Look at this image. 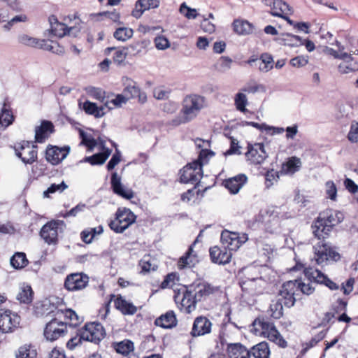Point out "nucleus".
<instances>
[{
	"mask_svg": "<svg viewBox=\"0 0 358 358\" xmlns=\"http://www.w3.org/2000/svg\"><path fill=\"white\" fill-rule=\"evenodd\" d=\"M139 265L141 267L142 271L145 272L155 271L157 268V265L152 263L151 257L149 255L144 256L140 261Z\"/></svg>",
	"mask_w": 358,
	"mask_h": 358,
	"instance_id": "53",
	"label": "nucleus"
},
{
	"mask_svg": "<svg viewBox=\"0 0 358 358\" xmlns=\"http://www.w3.org/2000/svg\"><path fill=\"white\" fill-rule=\"evenodd\" d=\"M313 259L318 265L327 264L330 262H337L341 258L340 254L336 249L324 242V239H320L317 243L313 245Z\"/></svg>",
	"mask_w": 358,
	"mask_h": 358,
	"instance_id": "6",
	"label": "nucleus"
},
{
	"mask_svg": "<svg viewBox=\"0 0 358 358\" xmlns=\"http://www.w3.org/2000/svg\"><path fill=\"white\" fill-rule=\"evenodd\" d=\"M89 282V278L83 273H74L66 276L64 287L69 291H78L85 288Z\"/></svg>",
	"mask_w": 358,
	"mask_h": 358,
	"instance_id": "17",
	"label": "nucleus"
},
{
	"mask_svg": "<svg viewBox=\"0 0 358 358\" xmlns=\"http://www.w3.org/2000/svg\"><path fill=\"white\" fill-rule=\"evenodd\" d=\"M80 331L83 340L95 343H99L105 336L103 326L96 322L86 324Z\"/></svg>",
	"mask_w": 358,
	"mask_h": 358,
	"instance_id": "12",
	"label": "nucleus"
},
{
	"mask_svg": "<svg viewBox=\"0 0 358 358\" xmlns=\"http://www.w3.org/2000/svg\"><path fill=\"white\" fill-rule=\"evenodd\" d=\"M201 236V231H200L194 243L189 247L188 251L186 252L185 256L180 258L178 267L179 269H182L185 267H194L197 263H199V258L193 250L194 245L199 241L200 236Z\"/></svg>",
	"mask_w": 358,
	"mask_h": 358,
	"instance_id": "22",
	"label": "nucleus"
},
{
	"mask_svg": "<svg viewBox=\"0 0 358 358\" xmlns=\"http://www.w3.org/2000/svg\"><path fill=\"white\" fill-rule=\"evenodd\" d=\"M180 180L182 183L195 182L192 189H188L187 192L181 196L182 201H193L194 203H200V182L201 180V150L198 153L197 159L192 163L188 164L180 171Z\"/></svg>",
	"mask_w": 358,
	"mask_h": 358,
	"instance_id": "1",
	"label": "nucleus"
},
{
	"mask_svg": "<svg viewBox=\"0 0 358 358\" xmlns=\"http://www.w3.org/2000/svg\"><path fill=\"white\" fill-rule=\"evenodd\" d=\"M80 135L82 137V143L87 146L90 150H92V149L96 146V140L90 136H87L83 131L80 132Z\"/></svg>",
	"mask_w": 358,
	"mask_h": 358,
	"instance_id": "62",
	"label": "nucleus"
},
{
	"mask_svg": "<svg viewBox=\"0 0 358 358\" xmlns=\"http://www.w3.org/2000/svg\"><path fill=\"white\" fill-rule=\"evenodd\" d=\"M180 13L188 19H194L197 16L196 10L189 8L185 3L181 4Z\"/></svg>",
	"mask_w": 358,
	"mask_h": 358,
	"instance_id": "57",
	"label": "nucleus"
},
{
	"mask_svg": "<svg viewBox=\"0 0 358 358\" xmlns=\"http://www.w3.org/2000/svg\"><path fill=\"white\" fill-rule=\"evenodd\" d=\"M176 280H178V275L176 273H171L168 274L164 281L162 282V287L166 288L172 287Z\"/></svg>",
	"mask_w": 358,
	"mask_h": 358,
	"instance_id": "61",
	"label": "nucleus"
},
{
	"mask_svg": "<svg viewBox=\"0 0 358 358\" xmlns=\"http://www.w3.org/2000/svg\"><path fill=\"white\" fill-rule=\"evenodd\" d=\"M20 323V316L9 310L0 313V331L2 333L12 332Z\"/></svg>",
	"mask_w": 358,
	"mask_h": 358,
	"instance_id": "15",
	"label": "nucleus"
},
{
	"mask_svg": "<svg viewBox=\"0 0 358 358\" xmlns=\"http://www.w3.org/2000/svg\"><path fill=\"white\" fill-rule=\"evenodd\" d=\"M36 48L48 50L57 55H62L64 52V48L62 46H60L57 42L52 41L38 39Z\"/></svg>",
	"mask_w": 358,
	"mask_h": 358,
	"instance_id": "34",
	"label": "nucleus"
},
{
	"mask_svg": "<svg viewBox=\"0 0 358 358\" xmlns=\"http://www.w3.org/2000/svg\"><path fill=\"white\" fill-rule=\"evenodd\" d=\"M136 215L130 209L118 208L115 213V218L110 224V228L116 233H122L136 221Z\"/></svg>",
	"mask_w": 358,
	"mask_h": 358,
	"instance_id": "7",
	"label": "nucleus"
},
{
	"mask_svg": "<svg viewBox=\"0 0 358 358\" xmlns=\"http://www.w3.org/2000/svg\"><path fill=\"white\" fill-rule=\"evenodd\" d=\"M15 155L24 164H32L37 159L36 146L28 141L17 143L14 147Z\"/></svg>",
	"mask_w": 358,
	"mask_h": 358,
	"instance_id": "11",
	"label": "nucleus"
},
{
	"mask_svg": "<svg viewBox=\"0 0 358 358\" xmlns=\"http://www.w3.org/2000/svg\"><path fill=\"white\" fill-rule=\"evenodd\" d=\"M176 318L173 311H169L166 314L161 315L155 320V324L165 328H171L176 325Z\"/></svg>",
	"mask_w": 358,
	"mask_h": 358,
	"instance_id": "31",
	"label": "nucleus"
},
{
	"mask_svg": "<svg viewBox=\"0 0 358 358\" xmlns=\"http://www.w3.org/2000/svg\"><path fill=\"white\" fill-rule=\"evenodd\" d=\"M64 225L62 220H52L45 224L41 229L40 234L41 238L48 244H55L57 241L58 230Z\"/></svg>",
	"mask_w": 358,
	"mask_h": 358,
	"instance_id": "16",
	"label": "nucleus"
},
{
	"mask_svg": "<svg viewBox=\"0 0 358 358\" xmlns=\"http://www.w3.org/2000/svg\"><path fill=\"white\" fill-rule=\"evenodd\" d=\"M66 333V323L60 321L57 317L47 323L43 334L46 340L54 341L60 337L64 336Z\"/></svg>",
	"mask_w": 358,
	"mask_h": 358,
	"instance_id": "9",
	"label": "nucleus"
},
{
	"mask_svg": "<svg viewBox=\"0 0 358 358\" xmlns=\"http://www.w3.org/2000/svg\"><path fill=\"white\" fill-rule=\"evenodd\" d=\"M264 4L271 8L270 13L273 16L282 17L285 15L292 14V8L282 0H264Z\"/></svg>",
	"mask_w": 358,
	"mask_h": 358,
	"instance_id": "21",
	"label": "nucleus"
},
{
	"mask_svg": "<svg viewBox=\"0 0 358 358\" xmlns=\"http://www.w3.org/2000/svg\"><path fill=\"white\" fill-rule=\"evenodd\" d=\"M112 347L118 354L124 356L128 355L134 350V343L127 339L120 342L113 343Z\"/></svg>",
	"mask_w": 358,
	"mask_h": 358,
	"instance_id": "36",
	"label": "nucleus"
},
{
	"mask_svg": "<svg viewBox=\"0 0 358 358\" xmlns=\"http://www.w3.org/2000/svg\"><path fill=\"white\" fill-rule=\"evenodd\" d=\"M294 281L296 282L297 291L301 290V292L305 294H311L315 290V288L310 283L306 284L298 280H295Z\"/></svg>",
	"mask_w": 358,
	"mask_h": 358,
	"instance_id": "59",
	"label": "nucleus"
},
{
	"mask_svg": "<svg viewBox=\"0 0 358 358\" xmlns=\"http://www.w3.org/2000/svg\"><path fill=\"white\" fill-rule=\"evenodd\" d=\"M248 103V98L245 92L241 90L234 96V105L236 108L243 113L247 111L246 106Z\"/></svg>",
	"mask_w": 358,
	"mask_h": 358,
	"instance_id": "47",
	"label": "nucleus"
},
{
	"mask_svg": "<svg viewBox=\"0 0 358 358\" xmlns=\"http://www.w3.org/2000/svg\"><path fill=\"white\" fill-rule=\"evenodd\" d=\"M283 303L278 299L273 300L270 304L268 313L274 319H279L283 315Z\"/></svg>",
	"mask_w": 358,
	"mask_h": 358,
	"instance_id": "44",
	"label": "nucleus"
},
{
	"mask_svg": "<svg viewBox=\"0 0 358 358\" xmlns=\"http://www.w3.org/2000/svg\"><path fill=\"white\" fill-rule=\"evenodd\" d=\"M301 166V159L297 157H291L282 164L281 172L284 174H294L298 171Z\"/></svg>",
	"mask_w": 358,
	"mask_h": 358,
	"instance_id": "30",
	"label": "nucleus"
},
{
	"mask_svg": "<svg viewBox=\"0 0 358 358\" xmlns=\"http://www.w3.org/2000/svg\"><path fill=\"white\" fill-rule=\"evenodd\" d=\"M200 101L201 98L197 95L192 94L185 96L179 115L172 119L169 124L176 127L193 120L200 110Z\"/></svg>",
	"mask_w": 358,
	"mask_h": 358,
	"instance_id": "3",
	"label": "nucleus"
},
{
	"mask_svg": "<svg viewBox=\"0 0 358 358\" xmlns=\"http://www.w3.org/2000/svg\"><path fill=\"white\" fill-rule=\"evenodd\" d=\"M253 331L256 335L267 338L270 341L277 344L280 347L285 348L287 342L280 333L276 329L273 322L264 319L257 318L252 322Z\"/></svg>",
	"mask_w": 358,
	"mask_h": 358,
	"instance_id": "4",
	"label": "nucleus"
},
{
	"mask_svg": "<svg viewBox=\"0 0 358 358\" xmlns=\"http://www.w3.org/2000/svg\"><path fill=\"white\" fill-rule=\"evenodd\" d=\"M19 43L30 46V47H37L38 39L36 38L31 37L27 34H22L18 37Z\"/></svg>",
	"mask_w": 358,
	"mask_h": 358,
	"instance_id": "55",
	"label": "nucleus"
},
{
	"mask_svg": "<svg viewBox=\"0 0 358 358\" xmlns=\"http://www.w3.org/2000/svg\"><path fill=\"white\" fill-rule=\"evenodd\" d=\"M34 292L31 286L23 285L17 296V299L21 303H29L33 300Z\"/></svg>",
	"mask_w": 358,
	"mask_h": 358,
	"instance_id": "41",
	"label": "nucleus"
},
{
	"mask_svg": "<svg viewBox=\"0 0 358 358\" xmlns=\"http://www.w3.org/2000/svg\"><path fill=\"white\" fill-rule=\"evenodd\" d=\"M155 45L158 50H166L170 46L169 40L164 36H158L155 38Z\"/></svg>",
	"mask_w": 358,
	"mask_h": 358,
	"instance_id": "58",
	"label": "nucleus"
},
{
	"mask_svg": "<svg viewBox=\"0 0 358 358\" xmlns=\"http://www.w3.org/2000/svg\"><path fill=\"white\" fill-rule=\"evenodd\" d=\"M297 292L296 282L293 280L283 283L277 299L282 301L285 306L290 308L295 303L294 295Z\"/></svg>",
	"mask_w": 358,
	"mask_h": 358,
	"instance_id": "13",
	"label": "nucleus"
},
{
	"mask_svg": "<svg viewBox=\"0 0 358 358\" xmlns=\"http://www.w3.org/2000/svg\"><path fill=\"white\" fill-rule=\"evenodd\" d=\"M107 51L110 52L115 50L113 55V60L117 64H122L126 59L127 55V51L125 48L116 49L115 48H108Z\"/></svg>",
	"mask_w": 358,
	"mask_h": 358,
	"instance_id": "51",
	"label": "nucleus"
},
{
	"mask_svg": "<svg viewBox=\"0 0 358 358\" xmlns=\"http://www.w3.org/2000/svg\"><path fill=\"white\" fill-rule=\"evenodd\" d=\"M358 70V64L354 60L342 62L338 66V71L341 74H348Z\"/></svg>",
	"mask_w": 358,
	"mask_h": 358,
	"instance_id": "48",
	"label": "nucleus"
},
{
	"mask_svg": "<svg viewBox=\"0 0 358 358\" xmlns=\"http://www.w3.org/2000/svg\"><path fill=\"white\" fill-rule=\"evenodd\" d=\"M159 6V0H138L136 3L135 8L132 11V16L139 18L145 10L157 8Z\"/></svg>",
	"mask_w": 358,
	"mask_h": 358,
	"instance_id": "25",
	"label": "nucleus"
},
{
	"mask_svg": "<svg viewBox=\"0 0 358 358\" xmlns=\"http://www.w3.org/2000/svg\"><path fill=\"white\" fill-rule=\"evenodd\" d=\"M110 184L111 188L115 194L128 200L134 198V191L122 184L121 177L118 176L117 173L114 172L112 174Z\"/></svg>",
	"mask_w": 358,
	"mask_h": 358,
	"instance_id": "19",
	"label": "nucleus"
},
{
	"mask_svg": "<svg viewBox=\"0 0 358 358\" xmlns=\"http://www.w3.org/2000/svg\"><path fill=\"white\" fill-rule=\"evenodd\" d=\"M273 59L270 55L264 54L258 61V69L260 71L266 73L273 69Z\"/></svg>",
	"mask_w": 358,
	"mask_h": 358,
	"instance_id": "46",
	"label": "nucleus"
},
{
	"mask_svg": "<svg viewBox=\"0 0 358 358\" xmlns=\"http://www.w3.org/2000/svg\"><path fill=\"white\" fill-rule=\"evenodd\" d=\"M248 239L245 234H238L227 230L223 231L221 234L222 244L231 252L237 250Z\"/></svg>",
	"mask_w": 358,
	"mask_h": 358,
	"instance_id": "10",
	"label": "nucleus"
},
{
	"mask_svg": "<svg viewBox=\"0 0 358 358\" xmlns=\"http://www.w3.org/2000/svg\"><path fill=\"white\" fill-rule=\"evenodd\" d=\"M36 348L31 345H24L19 348L16 358H36Z\"/></svg>",
	"mask_w": 358,
	"mask_h": 358,
	"instance_id": "43",
	"label": "nucleus"
},
{
	"mask_svg": "<svg viewBox=\"0 0 358 358\" xmlns=\"http://www.w3.org/2000/svg\"><path fill=\"white\" fill-rule=\"evenodd\" d=\"M305 276L310 282H314L318 284H324L331 290H336L338 285L330 280L327 275L321 271L312 267L306 268L303 271Z\"/></svg>",
	"mask_w": 358,
	"mask_h": 358,
	"instance_id": "14",
	"label": "nucleus"
},
{
	"mask_svg": "<svg viewBox=\"0 0 358 358\" xmlns=\"http://www.w3.org/2000/svg\"><path fill=\"white\" fill-rule=\"evenodd\" d=\"M249 352L255 358H269L271 353L266 342H261L254 345Z\"/></svg>",
	"mask_w": 358,
	"mask_h": 358,
	"instance_id": "35",
	"label": "nucleus"
},
{
	"mask_svg": "<svg viewBox=\"0 0 358 358\" xmlns=\"http://www.w3.org/2000/svg\"><path fill=\"white\" fill-rule=\"evenodd\" d=\"M53 124L48 121H43L41 126L36 129L35 138L38 143H42L52 132Z\"/></svg>",
	"mask_w": 358,
	"mask_h": 358,
	"instance_id": "32",
	"label": "nucleus"
},
{
	"mask_svg": "<svg viewBox=\"0 0 358 358\" xmlns=\"http://www.w3.org/2000/svg\"><path fill=\"white\" fill-rule=\"evenodd\" d=\"M233 27L234 31L240 35L249 34L252 31V25L246 20H236Z\"/></svg>",
	"mask_w": 358,
	"mask_h": 358,
	"instance_id": "39",
	"label": "nucleus"
},
{
	"mask_svg": "<svg viewBox=\"0 0 358 358\" xmlns=\"http://www.w3.org/2000/svg\"><path fill=\"white\" fill-rule=\"evenodd\" d=\"M61 315H64V317L70 322L71 326L76 327L78 325L81 321L76 313L71 309L57 310L55 316L60 317Z\"/></svg>",
	"mask_w": 358,
	"mask_h": 358,
	"instance_id": "40",
	"label": "nucleus"
},
{
	"mask_svg": "<svg viewBox=\"0 0 358 358\" xmlns=\"http://www.w3.org/2000/svg\"><path fill=\"white\" fill-rule=\"evenodd\" d=\"M344 219L343 213L327 209L321 213L312 225L313 233L319 240L327 238L333 228Z\"/></svg>",
	"mask_w": 358,
	"mask_h": 358,
	"instance_id": "2",
	"label": "nucleus"
},
{
	"mask_svg": "<svg viewBox=\"0 0 358 358\" xmlns=\"http://www.w3.org/2000/svg\"><path fill=\"white\" fill-rule=\"evenodd\" d=\"M232 59L228 57H222L217 62V69L220 71H226L231 68Z\"/></svg>",
	"mask_w": 358,
	"mask_h": 358,
	"instance_id": "60",
	"label": "nucleus"
},
{
	"mask_svg": "<svg viewBox=\"0 0 358 358\" xmlns=\"http://www.w3.org/2000/svg\"><path fill=\"white\" fill-rule=\"evenodd\" d=\"M28 264L26 255L23 252H16L10 259L11 266L16 269H21Z\"/></svg>",
	"mask_w": 358,
	"mask_h": 358,
	"instance_id": "45",
	"label": "nucleus"
},
{
	"mask_svg": "<svg viewBox=\"0 0 358 358\" xmlns=\"http://www.w3.org/2000/svg\"><path fill=\"white\" fill-rule=\"evenodd\" d=\"M170 91L161 87L155 88L153 91V96L158 100H164L169 98Z\"/></svg>",
	"mask_w": 358,
	"mask_h": 358,
	"instance_id": "64",
	"label": "nucleus"
},
{
	"mask_svg": "<svg viewBox=\"0 0 358 358\" xmlns=\"http://www.w3.org/2000/svg\"><path fill=\"white\" fill-rule=\"evenodd\" d=\"M80 29V27L76 26L68 27L65 24L59 22L57 20H55V22H52L51 31L54 35L58 37L71 35L73 31L77 33Z\"/></svg>",
	"mask_w": 358,
	"mask_h": 358,
	"instance_id": "27",
	"label": "nucleus"
},
{
	"mask_svg": "<svg viewBox=\"0 0 358 358\" xmlns=\"http://www.w3.org/2000/svg\"><path fill=\"white\" fill-rule=\"evenodd\" d=\"M348 140L352 143H356L358 141V122L351 124L350 131L348 134Z\"/></svg>",
	"mask_w": 358,
	"mask_h": 358,
	"instance_id": "63",
	"label": "nucleus"
},
{
	"mask_svg": "<svg viewBox=\"0 0 358 358\" xmlns=\"http://www.w3.org/2000/svg\"><path fill=\"white\" fill-rule=\"evenodd\" d=\"M70 147L50 146L46 149V159L53 165L59 164L69 155Z\"/></svg>",
	"mask_w": 358,
	"mask_h": 358,
	"instance_id": "20",
	"label": "nucleus"
},
{
	"mask_svg": "<svg viewBox=\"0 0 358 358\" xmlns=\"http://www.w3.org/2000/svg\"><path fill=\"white\" fill-rule=\"evenodd\" d=\"M115 306L124 315H134L137 312V307L131 302L127 301L122 296H118L115 301Z\"/></svg>",
	"mask_w": 358,
	"mask_h": 358,
	"instance_id": "28",
	"label": "nucleus"
},
{
	"mask_svg": "<svg viewBox=\"0 0 358 358\" xmlns=\"http://www.w3.org/2000/svg\"><path fill=\"white\" fill-rule=\"evenodd\" d=\"M227 353L229 358H250V352L239 343L229 344Z\"/></svg>",
	"mask_w": 358,
	"mask_h": 358,
	"instance_id": "26",
	"label": "nucleus"
},
{
	"mask_svg": "<svg viewBox=\"0 0 358 358\" xmlns=\"http://www.w3.org/2000/svg\"><path fill=\"white\" fill-rule=\"evenodd\" d=\"M13 115L11 111L3 107L0 113V128L5 129L13 122Z\"/></svg>",
	"mask_w": 358,
	"mask_h": 358,
	"instance_id": "49",
	"label": "nucleus"
},
{
	"mask_svg": "<svg viewBox=\"0 0 358 358\" xmlns=\"http://www.w3.org/2000/svg\"><path fill=\"white\" fill-rule=\"evenodd\" d=\"M211 261L218 264H226L231 261L232 253L229 252L224 246L223 249L217 246L210 248L209 250Z\"/></svg>",
	"mask_w": 358,
	"mask_h": 358,
	"instance_id": "23",
	"label": "nucleus"
},
{
	"mask_svg": "<svg viewBox=\"0 0 358 358\" xmlns=\"http://www.w3.org/2000/svg\"><path fill=\"white\" fill-rule=\"evenodd\" d=\"M201 293L199 290L196 294H193L192 292L188 290L179 291L176 293L174 300L180 310H185L187 313H192L196 308V294Z\"/></svg>",
	"mask_w": 358,
	"mask_h": 358,
	"instance_id": "8",
	"label": "nucleus"
},
{
	"mask_svg": "<svg viewBox=\"0 0 358 358\" xmlns=\"http://www.w3.org/2000/svg\"><path fill=\"white\" fill-rule=\"evenodd\" d=\"M113 36L118 41H126L132 37L133 30L127 27H120L116 29Z\"/></svg>",
	"mask_w": 358,
	"mask_h": 358,
	"instance_id": "50",
	"label": "nucleus"
},
{
	"mask_svg": "<svg viewBox=\"0 0 358 358\" xmlns=\"http://www.w3.org/2000/svg\"><path fill=\"white\" fill-rule=\"evenodd\" d=\"M247 180L248 177L245 174L241 173L224 180L223 185L231 194H236L247 182Z\"/></svg>",
	"mask_w": 358,
	"mask_h": 358,
	"instance_id": "24",
	"label": "nucleus"
},
{
	"mask_svg": "<svg viewBox=\"0 0 358 358\" xmlns=\"http://www.w3.org/2000/svg\"><path fill=\"white\" fill-rule=\"evenodd\" d=\"M277 41H279L280 43H282L285 45L289 46H299L302 45V38L301 37L294 35L292 34H282L281 36L277 38Z\"/></svg>",
	"mask_w": 358,
	"mask_h": 358,
	"instance_id": "38",
	"label": "nucleus"
},
{
	"mask_svg": "<svg viewBox=\"0 0 358 358\" xmlns=\"http://www.w3.org/2000/svg\"><path fill=\"white\" fill-rule=\"evenodd\" d=\"M245 157L247 160L252 164H261L268 157L263 143H258L249 145Z\"/></svg>",
	"mask_w": 358,
	"mask_h": 358,
	"instance_id": "18",
	"label": "nucleus"
},
{
	"mask_svg": "<svg viewBox=\"0 0 358 358\" xmlns=\"http://www.w3.org/2000/svg\"><path fill=\"white\" fill-rule=\"evenodd\" d=\"M67 188V185L64 182H62L59 184H52L48 189L43 192L44 197H49L50 194L55 193L57 192H62Z\"/></svg>",
	"mask_w": 358,
	"mask_h": 358,
	"instance_id": "54",
	"label": "nucleus"
},
{
	"mask_svg": "<svg viewBox=\"0 0 358 358\" xmlns=\"http://www.w3.org/2000/svg\"><path fill=\"white\" fill-rule=\"evenodd\" d=\"M326 194L331 200H336L337 196V188L333 181H327L325 184Z\"/></svg>",
	"mask_w": 358,
	"mask_h": 358,
	"instance_id": "56",
	"label": "nucleus"
},
{
	"mask_svg": "<svg viewBox=\"0 0 358 358\" xmlns=\"http://www.w3.org/2000/svg\"><path fill=\"white\" fill-rule=\"evenodd\" d=\"M271 270L267 266H251L246 269L245 280L242 287L247 289H257L254 282H258L259 287H264L270 280L268 275Z\"/></svg>",
	"mask_w": 358,
	"mask_h": 358,
	"instance_id": "5",
	"label": "nucleus"
},
{
	"mask_svg": "<svg viewBox=\"0 0 358 358\" xmlns=\"http://www.w3.org/2000/svg\"><path fill=\"white\" fill-rule=\"evenodd\" d=\"M241 91L248 94H255L257 92L265 93L266 91V87L259 84L255 80H250L242 88Z\"/></svg>",
	"mask_w": 358,
	"mask_h": 358,
	"instance_id": "42",
	"label": "nucleus"
},
{
	"mask_svg": "<svg viewBox=\"0 0 358 358\" xmlns=\"http://www.w3.org/2000/svg\"><path fill=\"white\" fill-rule=\"evenodd\" d=\"M103 152L95 154L92 156L86 157L80 162H88L91 165L103 164L111 154V150L102 146Z\"/></svg>",
	"mask_w": 358,
	"mask_h": 358,
	"instance_id": "29",
	"label": "nucleus"
},
{
	"mask_svg": "<svg viewBox=\"0 0 358 358\" xmlns=\"http://www.w3.org/2000/svg\"><path fill=\"white\" fill-rule=\"evenodd\" d=\"M83 110L88 115H94L95 117L99 118L104 115V107H98L96 103L90 101H86L83 103Z\"/></svg>",
	"mask_w": 358,
	"mask_h": 358,
	"instance_id": "37",
	"label": "nucleus"
},
{
	"mask_svg": "<svg viewBox=\"0 0 358 358\" xmlns=\"http://www.w3.org/2000/svg\"><path fill=\"white\" fill-rule=\"evenodd\" d=\"M124 85L123 93L128 96L130 99L136 97L139 94L140 88L136 83L128 77L122 78Z\"/></svg>",
	"mask_w": 358,
	"mask_h": 358,
	"instance_id": "33",
	"label": "nucleus"
},
{
	"mask_svg": "<svg viewBox=\"0 0 358 358\" xmlns=\"http://www.w3.org/2000/svg\"><path fill=\"white\" fill-rule=\"evenodd\" d=\"M86 94L97 100H102L104 98V92L98 87L89 86L85 88Z\"/></svg>",
	"mask_w": 358,
	"mask_h": 358,
	"instance_id": "52",
	"label": "nucleus"
}]
</instances>
